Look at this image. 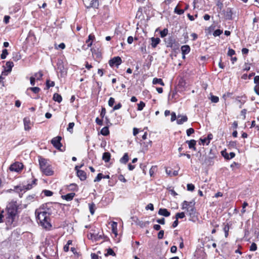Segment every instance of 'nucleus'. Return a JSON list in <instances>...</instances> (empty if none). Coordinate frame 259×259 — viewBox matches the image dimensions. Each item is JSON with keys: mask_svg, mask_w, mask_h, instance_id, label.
<instances>
[{"mask_svg": "<svg viewBox=\"0 0 259 259\" xmlns=\"http://www.w3.org/2000/svg\"><path fill=\"white\" fill-rule=\"evenodd\" d=\"M195 203H193L192 207L188 208L187 210V214L189 216V221L192 222H195L197 219V212L194 206Z\"/></svg>", "mask_w": 259, "mask_h": 259, "instance_id": "4", "label": "nucleus"}, {"mask_svg": "<svg viewBox=\"0 0 259 259\" xmlns=\"http://www.w3.org/2000/svg\"><path fill=\"white\" fill-rule=\"evenodd\" d=\"M68 189L71 191H76L77 190V186L74 183L70 184L68 186Z\"/></svg>", "mask_w": 259, "mask_h": 259, "instance_id": "31", "label": "nucleus"}, {"mask_svg": "<svg viewBox=\"0 0 259 259\" xmlns=\"http://www.w3.org/2000/svg\"><path fill=\"white\" fill-rule=\"evenodd\" d=\"M23 122L24 125V129L26 131L29 130L30 129V126H29L30 124L29 118L28 117H25L23 119Z\"/></svg>", "mask_w": 259, "mask_h": 259, "instance_id": "21", "label": "nucleus"}, {"mask_svg": "<svg viewBox=\"0 0 259 259\" xmlns=\"http://www.w3.org/2000/svg\"><path fill=\"white\" fill-rule=\"evenodd\" d=\"M103 175L101 173H99L97 175V177L94 179V182H99L102 179H103Z\"/></svg>", "mask_w": 259, "mask_h": 259, "instance_id": "42", "label": "nucleus"}, {"mask_svg": "<svg viewBox=\"0 0 259 259\" xmlns=\"http://www.w3.org/2000/svg\"><path fill=\"white\" fill-rule=\"evenodd\" d=\"M115 253L114 252L112 249L109 248L107 249V252L105 254V256L112 255L115 256Z\"/></svg>", "mask_w": 259, "mask_h": 259, "instance_id": "37", "label": "nucleus"}, {"mask_svg": "<svg viewBox=\"0 0 259 259\" xmlns=\"http://www.w3.org/2000/svg\"><path fill=\"white\" fill-rule=\"evenodd\" d=\"M18 209V206L16 201H12L7 206L6 220L8 225L16 226Z\"/></svg>", "mask_w": 259, "mask_h": 259, "instance_id": "2", "label": "nucleus"}, {"mask_svg": "<svg viewBox=\"0 0 259 259\" xmlns=\"http://www.w3.org/2000/svg\"><path fill=\"white\" fill-rule=\"evenodd\" d=\"M101 134L104 136H107L109 134V130L108 126H105L101 130Z\"/></svg>", "mask_w": 259, "mask_h": 259, "instance_id": "28", "label": "nucleus"}, {"mask_svg": "<svg viewBox=\"0 0 259 259\" xmlns=\"http://www.w3.org/2000/svg\"><path fill=\"white\" fill-rule=\"evenodd\" d=\"M187 190L190 191H193L195 189V186L192 184H188L187 185Z\"/></svg>", "mask_w": 259, "mask_h": 259, "instance_id": "52", "label": "nucleus"}, {"mask_svg": "<svg viewBox=\"0 0 259 259\" xmlns=\"http://www.w3.org/2000/svg\"><path fill=\"white\" fill-rule=\"evenodd\" d=\"M164 231L163 230H160L159 233H158L157 237L159 239H161L163 238L164 236Z\"/></svg>", "mask_w": 259, "mask_h": 259, "instance_id": "54", "label": "nucleus"}, {"mask_svg": "<svg viewBox=\"0 0 259 259\" xmlns=\"http://www.w3.org/2000/svg\"><path fill=\"white\" fill-rule=\"evenodd\" d=\"M164 41L167 48H170L174 50L179 49V44L172 35L169 36L168 37L165 38Z\"/></svg>", "mask_w": 259, "mask_h": 259, "instance_id": "3", "label": "nucleus"}, {"mask_svg": "<svg viewBox=\"0 0 259 259\" xmlns=\"http://www.w3.org/2000/svg\"><path fill=\"white\" fill-rule=\"evenodd\" d=\"M8 55V52L7 49H4L2 51V53L1 55V58L2 59H5L7 56Z\"/></svg>", "mask_w": 259, "mask_h": 259, "instance_id": "38", "label": "nucleus"}, {"mask_svg": "<svg viewBox=\"0 0 259 259\" xmlns=\"http://www.w3.org/2000/svg\"><path fill=\"white\" fill-rule=\"evenodd\" d=\"M41 171L47 176H51L53 175L54 171L52 170L51 166L50 165H48L47 167H45L43 169L41 170Z\"/></svg>", "mask_w": 259, "mask_h": 259, "instance_id": "12", "label": "nucleus"}, {"mask_svg": "<svg viewBox=\"0 0 259 259\" xmlns=\"http://www.w3.org/2000/svg\"><path fill=\"white\" fill-rule=\"evenodd\" d=\"M194 133V130L193 128H188L187 131V135L188 136H190L191 134H193Z\"/></svg>", "mask_w": 259, "mask_h": 259, "instance_id": "56", "label": "nucleus"}, {"mask_svg": "<svg viewBox=\"0 0 259 259\" xmlns=\"http://www.w3.org/2000/svg\"><path fill=\"white\" fill-rule=\"evenodd\" d=\"M47 159L43 158L42 156H38V162L40 170L43 169L45 167H47L50 164L48 162Z\"/></svg>", "mask_w": 259, "mask_h": 259, "instance_id": "9", "label": "nucleus"}, {"mask_svg": "<svg viewBox=\"0 0 259 259\" xmlns=\"http://www.w3.org/2000/svg\"><path fill=\"white\" fill-rule=\"evenodd\" d=\"M186 143L188 144L189 148L193 150H196L195 145L196 144V141L194 140H191L190 141L187 140Z\"/></svg>", "mask_w": 259, "mask_h": 259, "instance_id": "18", "label": "nucleus"}, {"mask_svg": "<svg viewBox=\"0 0 259 259\" xmlns=\"http://www.w3.org/2000/svg\"><path fill=\"white\" fill-rule=\"evenodd\" d=\"M222 155L226 159L229 160V154L226 151L223 150L221 152Z\"/></svg>", "mask_w": 259, "mask_h": 259, "instance_id": "49", "label": "nucleus"}, {"mask_svg": "<svg viewBox=\"0 0 259 259\" xmlns=\"http://www.w3.org/2000/svg\"><path fill=\"white\" fill-rule=\"evenodd\" d=\"M106 114V109L104 107L102 108L101 112L100 113L101 117L103 118L104 117Z\"/></svg>", "mask_w": 259, "mask_h": 259, "instance_id": "62", "label": "nucleus"}, {"mask_svg": "<svg viewBox=\"0 0 259 259\" xmlns=\"http://www.w3.org/2000/svg\"><path fill=\"white\" fill-rule=\"evenodd\" d=\"M129 160V156L127 153H125L123 156L120 159L119 161L121 163L126 164Z\"/></svg>", "mask_w": 259, "mask_h": 259, "instance_id": "24", "label": "nucleus"}, {"mask_svg": "<svg viewBox=\"0 0 259 259\" xmlns=\"http://www.w3.org/2000/svg\"><path fill=\"white\" fill-rule=\"evenodd\" d=\"M122 63V60L120 57H114L109 61V64L111 67L115 66L118 67Z\"/></svg>", "mask_w": 259, "mask_h": 259, "instance_id": "8", "label": "nucleus"}, {"mask_svg": "<svg viewBox=\"0 0 259 259\" xmlns=\"http://www.w3.org/2000/svg\"><path fill=\"white\" fill-rule=\"evenodd\" d=\"M122 107V105L120 103H118L117 105L114 106L113 108V110H116L120 109Z\"/></svg>", "mask_w": 259, "mask_h": 259, "instance_id": "61", "label": "nucleus"}, {"mask_svg": "<svg viewBox=\"0 0 259 259\" xmlns=\"http://www.w3.org/2000/svg\"><path fill=\"white\" fill-rule=\"evenodd\" d=\"M43 193H44L45 195L46 196H51L53 194V192H52L50 190H44Z\"/></svg>", "mask_w": 259, "mask_h": 259, "instance_id": "50", "label": "nucleus"}, {"mask_svg": "<svg viewBox=\"0 0 259 259\" xmlns=\"http://www.w3.org/2000/svg\"><path fill=\"white\" fill-rule=\"evenodd\" d=\"M211 101L213 103H218L219 101V98L217 96H211L210 98Z\"/></svg>", "mask_w": 259, "mask_h": 259, "instance_id": "48", "label": "nucleus"}, {"mask_svg": "<svg viewBox=\"0 0 259 259\" xmlns=\"http://www.w3.org/2000/svg\"><path fill=\"white\" fill-rule=\"evenodd\" d=\"M193 203H195L194 202L191 201V202H188L186 200L184 201L182 203V209H186V210H188V208H190L192 207V205Z\"/></svg>", "mask_w": 259, "mask_h": 259, "instance_id": "16", "label": "nucleus"}, {"mask_svg": "<svg viewBox=\"0 0 259 259\" xmlns=\"http://www.w3.org/2000/svg\"><path fill=\"white\" fill-rule=\"evenodd\" d=\"M151 40V46L152 48H155L160 43V39L158 37H152Z\"/></svg>", "mask_w": 259, "mask_h": 259, "instance_id": "19", "label": "nucleus"}, {"mask_svg": "<svg viewBox=\"0 0 259 259\" xmlns=\"http://www.w3.org/2000/svg\"><path fill=\"white\" fill-rule=\"evenodd\" d=\"M222 33H223L222 30L217 29L213 32V35L214 36H220Z\"/></svg>", "mask_w": 259, "mask_h": 259, "instance_id": "45", "label": "nucleus"}, {"mask_svg": "<svg viewBox=\"0 0 259 259\" xmlns=\"http://www.w3.org/2000/svg\"><path fill=\"white\" fill-rule=\"evenodd\" d=\"M76 174L77 177L79 178V179L83 181L86 180L87 179V175L86 172L83 170H76Z\"/></svg>", "mask_w": 259, "mask_h": 259, "instance_id": "15", "label": "nucleus"}, {"mask_svg": "<svg viewBox=\"0 0 259 259\" xmlns=\"http://www.w3.org/2000/svg\"><path fill=\"white\" fill-rule=\"evenodd\" d=\"M145 106V104L143 101H140L139 104H138V110L141 111L143 109L144 107Z\"/></svg>", "mask_w": 259, "mask_h": 259, "instance_id": "36", "label": "nucleus"}, {"mask_svg": "<svg viewBox=\"0 0 259 259\" xmlns=\"http://www.w3.org/2000/svg\"><path fill=\"white\" fill-rule=\"evenodd\" d=\"M23 167V165L22 163L17 162L11 164L9 167V169L12 171L18 172L20 171Z\"/></svg>", "mask_w": 259, "mask_h": 259, "instance_id": "7", "label": "nucleus"}, {"mask_svg": "<svg viewBox=\"0 0 259 259\" xmlns=\"http://www.w3.org/2000/svg\"><path fill=\"white\" fill-rule=\"evenodd\" d=\"M75 195V194L74 193L72 192V193H68L65 195H62V198L63 199H65L67 201H70L73 198V197H74Z\"/></svg>", "mask_w": 259, "mask_h": 259, "instance_id": "22", "label": "nucleus"}, {"mask_svg": "<svg viewBox=\"0 0 259 259\" xmlns=\"http://www.w3.org/2000/svg\"><path fill=\"white\" fill-rule=\"evenodd\" d=\"M51 203L43 204L38 209L36 210V218L40 225L46 229H50L52 225L50 223V216L52 213L51 207Z\"/></svg>", "mask_w": 259, "mask_h": 259, "instance_id": "1", "label": "nucleus"}, {"mask_svg": "<svg viewBox=\"0 0 259 259\" xmlns=\"http://www.w3.org/2000/svg\"><path fill=\"white\" fill-rule=\"evenodd\" d=\"M42 75H43V74H42V72L39 71L34 74V77L35 78H36L37 80H40V79H41Z\"/></svg>", "mask_w": 259, "mask_h": 259, "instance_id": "41", "label": "nucleus"}, {"mask_svg": "<svg viewBox=\"0 0 259 259\" xmlns=\"http://www.w3.org/2000/svg\"><path fill=\"white\" fill-rule=\"evenodd\" d=\"M29 90H30L31 91H32L35 94L38 93L40 91V88L38 87L30 88Z\"/></svg>", "mask_w": 259, "mask_h": 259, "instance_id": "47", "label": "nucleus"}, {"mask_svg": "<svg viewBox=\"0 0 259 259\" xmlns=\"http://www.w3.org/2000/svg\"><path fill=\"white\" fill-rule=\"evenodd\" d=\"M61 140L62 137L61 136H57L52 139L51 144L57 150L60 151H64L65 149L61 148L62 147V144L61 143Z\"/></svg>", "mask_w": 259, "mask_h": 259, "instance_id": "5", "label": "nucleus"}, {"mask_svg": "<svg viewBox=\"0 0 259 259\" xmlns=\"http://www.w3.org/2000/svg\"><path fill=\"white\" fill-rule=\"evenodd\" d=\"M156 166H152L149 170V174L151 177H152L154 174L155 171L156 169Z\"/></svg>", "mask_w": 259, "mask_h": 259, "instance_id": "46", "label": "nucleus"}, {"mask_svg": "<svg viewBox=\"0 0 259 259\" xmlns=\"http://www.w3.org/2000/svg\"><path fill=\"white\" fill-rule=\"evenodd\" d=\"M85 7L87 9H90L91 8H98L99 6L98 0H92L89 3V4H84Z\"/></svg>", "mask_w": 259, "mask_h": 259, "instance_id": "11", "label": "nucleus"}, {"mask_svg": "<svg viewBox=\"0 0 259 259\" xmlns=\"http://www.w3.org/2000/svg\"><path fill=\"white\" fill-rule=\"evenodd\" d=\"M254 82L255 84L254 91L257 95H259V76H255L254 77Z\"/></svg>", "mask_w": 259, "mask_h": 259, "instance_id": "14", "label": "nucleus"}, {"mask_svg": "<svg viewBox=\"0 0 259 259\" xmlns=\"http://www.w3.org/2000/svg\"><path fill=\"white\" fill-rule=\"evenodd\" d=\"M21 59V55L19 53H16L13 57V60L14 61H17Z\"/></svg>", "mask_w": 259, "mask_h": 259, "instance_id": "51", "label": "nucleus"}, {"mask_svg": "<svg viewBox=\"0 0 259 259\" xmlns=\"http://www.w3.org/2000/svg\"><path fill=\"white\" fill-rule=\"evenodd\" d=\"M115 103V100L113 98L110 97L108 101V105L110 107H112Z\"/></svg>", "mask_w": 259, "mask_h": 259, "instance_id": "53", "label": "nucleus"}, {"mask_svg": "<svg viewBox=\"0 0 259 259\" xmlns=\"http://www.w3.org/2000/svg\"><path fill=\"white\" fill-rule=\"evenodd\" d=\"M223 230L225 232V237H227L229 235V226L228 224L225 225Z\"/></svg>", "mask_w": 259, "mask_h": 259, "instance_id": "33", "label": "nucleus"}, {"mask_svg": "<svg viewBox=\"0 0 259 259\" xmlns=\"http://www.w3.org/2000/svg\"><path fill=\"white\" fill-rule=\"evenodd\" d=\"M174 12L177 14L182 15L184 13V10L182 9H180L178 8V7H176L175 9Z\"/></svg>", "mask_w": 259, "mask_h": 259, "instance_id": "43", "label": "nucleus"}, {"mask_svg": "<svg viewBox=\"0 0 259 259\" xmlns=\"http://www.w3.org/2000/svg\"><path fill=\"white\" fill-rule=\"evenodd\" d=\"M117 224L116 222H113L111 224V228L112 233H114L116 236L117 235Z\"/></svg>", "mask_w": 259, "mask_h": 259, "instance_id": "27", "label": "nucleus"}, {"mask_svg": "<svg viewBox=\"0 0 259 259\" xmlns=\"http://www.w3.org/2000/svg\"><path fill=\"white\" fill-rule=\"evenodd\" d=\"M158 214L163 215L165 217H168L170 215V212L166 208H160L158 210Z\"/></svg>", "mask_w": 259, "mask_h": 259, "instance_id": "17", "label": "nucleus"}, {"mask_svg": "<svg viewBox=\"0 0 259 259\" xmlns=\"http://www.w3.org/2000/svg\"><path fill=\"white\" fill-rule=\"evenodd\" d=\"M190 47L188 45H184L182 46L181 51L182 55H186L190 52Z\"/></svg>", "mask_w": 259, "mask_h": 259, "instance_id": "23", "label": "nucleus"}, {"mask_svg": "<svg viewBox=\"0 0 259 259\" xmlns=\"http://www.w3.org/2000/svg\"><path fill=\"white\" fill-rule=\"evenodd\" d=\"M89 206L91 213L94 214L95 213V204L94 203H89Z\"/></svg>", "mask_w": 259, "mask_h": 259, "instance_id": "32", "label": "nucleus"}, {"mask_svg": "<svg viewBox=\"0 0 259 259\" xmlns=\"http://www.w3.org/2000/svg\"><path fill=\"white\" fill-rule=\"evenodd\" d=\"M206 144L207 145V138H200L199 144L204 145Z\"/></svg>", "mask_w": 259, "mask_h": 259, "instance_id": "58", "label": "nucleus"}, {"mask_svg": "<svg viewBox=\"0 0 259 259\" xmlns=\"http://www.w3.org/2000/svg\"><path fill=\"white\" fill-rule=\"evenodd\" d=\"M94 38V35H92L91 34L89 35V39L88 40H87V43H88V46H91V45H92V40Z\"/></svg>", "mask_w": 259, "mask_h": 259, "instance_id": "40", "label": "nucleus"}, {"mask_svg": "<svg viewBox=\"0 0 259 259\" xmlns=\"http://www.w3.org/2000/svg\"><path fill=\"white\" fill-rule=\"evenodd\" d=\"M6 65L8 68V69H6V68H4V70L2 71V74L4 75H7L9 73L11 72L12 69L14 66V63L12 61H8Z\"/></svg>", "mask_w": 259, "mask_h": 259, "instance_id": "10", "label": "nucleus"}, {"mask_svg": "<svg viewBox=\"0 0 259 259\" xmlns=\"http://www.w3.org/2000/svg\"><path fill=\"white\" fill-rule=\"evenodd\" d=\"M185 217V214L184 212L177 213L175 215V218L177 220H179V219H183Z\"/></svg>", "mask_w": 259, "mask_h": 259, "instance_id": "35", "label": "nucleus"}, {"mask_svg": "<svg viewBox=\"0 0 259 259\" xmlns=\"http://www.w3.org/2000/svg\"><path fill=\"white\" fill-rule=\"evenodd\" d=\"M94 233H95L94 240L95 241H98L103 238L102 234H100L99 233H96L95 232H94Z\"/></svg>", "mask_w": 259, "mask_h": 259, "instance_id": "39", "label": "nucleus"}, {"mask_svg": "<svg viewBox=\"0 0 259 259\" xmlns=\"http://www.w3.org/2000/svg\"><path fill=\"white\" fill-rule=\"evenodd\" d=\"M206 138H207V145H208L209 144L210 140L212 139L213 135L211 134H209Z\"/></svg>", "mask_w": 259, "mask_h": 259, "instance_id": "57", "label": "nucleus"}, {"mask_svg": "<svg viewBox=\"0 0 259 259\" xmlns=\"http://www.w3.org/2000/svg\"><path fill=\"white\" fill-rule=\"evenodd\" d=\"M53 99L55 101L58 103H61L62 101V98L61 96L58 93H55L54 94Z\"/></svg>", "mask_w": 259, "mask_h": 259, "instance_id": "26", "label": "nucleus"}, {"mask_svg": "<svg viewBox=\"0 0 259 259\" xmlns=\"http://www.w3.org/2000/svg\"><path fill=\"white\" fill-rule=\"evenodd\" d=\"M156 222H157L158 223L161 224V225H164L165 224V219L163 218L160 219H157L156 220Z\"/></svg>", "mask_w": 259, "mask_h": 259, "instance_id": "63", "label": "nucleus"}, {"mask_svg": "<svg viewBox=\"0 0 259 259\" xmlns=\"http://www.w3.org/2000/svg\"><path fill=\"white\" fill-rule=\"evenodd\" d=\"M118 179L119 180L123 183H125L126 182V180L124 178V176L122 175H120L118 176Z\"/></svg>", "mask_w": 259, "mask_h": 259, "instance_id": "64", "label": "nucleus"}, {"mask_svg": "<svg viewBox=\"0 0 259 259\" xmlns=\"http://www.w3.org/2000/svg\"><path fill=\"white\" fill-rule=\"evenodd\" d=\"M152 82L153 84H159L162 86L164 85V83L163 82L162 79L161 78H154L153 79Z\"/></svg>", "mask_w": 259, "mask_h": 259, "instance_id": "29", "label": "nucleus"}, {"mask_svg": "<svg viewBox=\"0 0 259 259\" xmlns=\"http://www.w3.org/2000/svg\"><path fill=\"white\" fill-rule=\"evenodd\" d=\"M168 30L167 28H164L163 30L160 32L161 37L163 38L166 36L168 34Z\"/></svg>", "mask_w": 259, "mask_h": 259, "instance_id": "34", "label": "nucleus"}, {"mask_svg": "<svg viewBox=\"0 0 259 259\" xmlns=\"http://www.w3.org/2000/svg\"><path fill=\"white\" fill-rule=\"evenodd\" d=\"M188 117L186 115H178V119L177 120V123L178 124H182L183 123L187 121Z\"/></svg>", "mask_w": 259, "mask_h": 259, "instance_id": "13", "label": "nucleus"}, {"mask_svg": "<svg viewBox=\"0 0 259 259\" xmlns=\"http://www.w3.org/2000/svg\"><path fill=\"white\" fill-rule=\"evenodd\" d=\"M55 86V82L53 81H51L50 80H47L46 81V87L47 89H49L51 87H53Z\"/></svg>", "mask_w": 259, "mask_h": 259, "instance_id": "30", "label": "nucleus"}, {"mask_svg": "<svg viewBox=\"0 0 259 259\" xmlns=\"http://www.w3.org/2000/svg\"><path fill=\"white\" fill-rule=\"evenodd\" d=\"M74 126V122H70L68 124V126L67 127V131H69L70 133H72L73 132V128Z\"/></svg>", "mask_w": 259, "mask_h": 259, "instance_id": "44", "label": "nucleus"}, {"mask_svg": "<svg viewBox=\"0 0 259 259\" xmlns=\"http://www.w3.org/2000/svg\"><path fill=\"white\" fill-rule=\"evenodd\" d=\"M146 209L148 210L150 209L151 210H154V206L153 204L152 203H149L146 206Z\"/></svg>", "mask_w": 259, "mask_h": 259, "instance_id": "60", "label": "nucleus"}, {"mask_svg": "<svg viewBox=\"0 0 259 259\" xmlns=\"http://www.w3.org/2000/svg\"><path fill=\"white\" fill-rule=\"evenodd\" d=\"M111 157V154L109 152H104L103 154L102 159L105 162H108L109 161Z\"/></svg>", "mask_w": 259, "mask_h": 259, "instance_id": "25", "label": "nucleus"}, {"mask_svg": "<svg viewBox=\"0 0 259 259\" xmlns=\"http://www.w3.org/2000/svg\"><path fill=\"white\" fill-rule=\"evenodd\" d=\"M235 54V51L232 49H229L228 52V55L231 57H232L233 55H234Z\"/></svg>", "mask_w": 259, "mask_h": 259, "instance_id": "59", "label": "nucleus"}, {"mask_svg": "<svg viewBox=\"0 0 259 259\" xmlns=\"http://www.w3.org/2000/svg\"><path fill=\"white\" fill-rule=\"evenodd\" d=\"M257 249V245L255 243H252L250 246V251H255Z\"/></svg>", "mask_w": 259, "mask_h": 259, "instance_id": "55", "label": "nucleus"}, {"mask_svg": "<svg viewBox=\"0 0 259 259\" xmlns=\"http://www.w3.org/2000/svg\"><path fill=\"white\" fill-rule=\"evenodd\" d=\"M36 181L37 179H34L31 183H29L27 185L23 186H17L15 187V189L17 192H22V191L25 192L27 190L32 189L33 185H36Z\"/></svg>", "mask_w": 259, "mask_h": 259, "instance_id": "6", "label": "nucleus"}, {"mask_svg": "<svg viewBox=\"0 0 259 259\" xmlns=\"http://www.w3.org/2000/svg\"><path fill=\"white\" fill-rule=\"evenodd\" d=\"M35 195L34 194L28 196L26 198L27 204H24V208H26L28 204L30 203L34 200Z\"/></svg>", "mask_w": 259, "mask_h": 259, "instance_id": "20", "label": "nucleus"}]
</instances>
